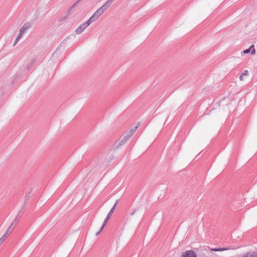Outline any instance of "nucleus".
Listing matches in <instances>:
<instances>
[{
	"label": "nucleus",
	"mask_w": 257,
	"mask_h": 257,
	"mask_svg": "<svg viewBox=\"0 0 257 257\" xmlns=\"http://www.w3.org/2000/svg\"><path fill=\"white\" fill-rule=\"evenodd\" d=\"M111 2L112 0H108L101 8L98 9L88 20L91 23L96 21L103 13V12L107 10L110 5Z\"/></svg>",
	"instance_id": "1"
},
{
	"label": "nucleus",
	"mask_w": 257,
	"mask_h": 257,
	"mask_svg": "<svg viewBox=\"0 0 257 257\" xmlns=\"http://www.w3.org/2000/svg\"><path fill=\"white\" fill-rule=\"evenodd\" d=\"M91 22L88 20L87 21L82 23L80 25L76 30L75 32L77 34H81L88 26L90 24Z\"/></svg>",
	"instance_id": "2"
},
{
	"label": "nucleus",
	"mask_w": 257,
	"mask_h": 257,
	"mask_svg": "<svg viewBox=\"0 0 257 257\" xmlns=\"http://www.w3.org/2000/svg\"><path fill=\"white\" fill-rule=\"evenodd\" d=\"M30 26L28 25H24L20 29V33L16 40L15 45L17 43V42L21 39L22 36L24 34V33L28 29H29Z\"/></svg>",
	"instance_id": "3"
},
{
	"label": "nucleus",
	"mask_w": 257,
	"mask_h": 257,
	"mask_svg": "<svg viewBox=\"0 0 257 257\" xmlns=\"http://www.w3.org/2000/svg\"><path fill=\"white\" fill-rule=\"evenodd\" d=\"M114 208H115V205L111 208L110 211L109 212V213H108L107 217L106 218V219H105L104 220V222L103 224V225H102L101 228H100V231L96 233V235H97L103 229V228L104 227L105 225H106V224L107 223L108 220H109V217L111 215V214L113 213V212L114 211Z\"/></svg>",
	"instance_id": "4"
},
{
	"label": "nucleus",
	"mask_w": 257,
	"mask_h": 257,
	"mask_svg": "<svg viewBox=\"0 0 257 257\" xmlns=\"http://www.w3.org/2000/svg\"><path fill=\"white\" fill-rule=\"evenodd\" d=\"M182 257H196V256L193 251L187 250L182 255Z\"/></svg>",
	"instance_id": "5"
},
{
	"label": "nucleus",
	"mask_w": 257,
	"mask_h": 257,
	"mask_svg": "<svg viewBox=\"0 0 257 257\" xmlns=\"http://www.w3.org/2000/svg\"><path fill=\"white\" fill-rule=\"evenodd\" d=\"M14 225V222H13L9 226V227H8V228L7 229V230H6V231L5 232V233H4V234L3 235V237H5V238L7 239V238H8V236L11 234V231H10V229L11 228H12L13 226Z\"/></svg>",
	"instance_id": "6"
},
{
	"label": "nucleus",
	"mask_w": 257,
	"mask_h": 257,
	"mask_svg": "<svg viewBox=\"0 0 257 257\" xmlns=\"http://www.w3.org/2000/svg\"><path fill=\"white\" fill-rule=\"evenodd\" d=\"M251 50V54L252 55L254 54H255V49H254V45H251V46L249 47V49L244 50V51H243V54H247V53H249V52H250V50Z\"/></svg>",
	"instance_id": "7"
},
{
	"label": "nucleus",
	"mask_w": 257,
	"mask_h": 257,
	"mask_svg": "<svg viewBox=\"0 0 257 257\" xmlns=\"http://www.w3.org/2000/svg\"><path fill=\"white\" fill-rule=\"evenodd\" d=\"M242 257H257L256 251L248 252L245 254Z\"/></svg>",
	"instance_id": "8"
},
{
	"label": "nucleus",
	"mask_w": 257,
	"mask_h": 257,
	"mask_svg": "<svg viewBox=\"0 0 257 257\" xmlns=\"http://www.w3.org/2000/svg\"><path fill=\"white\" fill-rule=\"evenodd\" d=\"M228 249L226 248H220L212 249V250L213 251H224V250H227Z\"/></svg>",
	"instance_id": "9"
},
{
	"label": "nucleus",
	"mask_w": 257,
	"mask_h": 257,
	"mask_svg": "<svg viewBox=\"0 0 257 257\" xmlns=\"http://www.w3.org/2000/svg\"><path fill=\"white\" fill-rule=\"evenodd\" d=\"M6 240V239L5 238V237H3V236L0 238V245L2 244L4 241Z\"/></svg>",
	"instance_id": "10"
},
{
	"label": "nucleus",
	"mask_w": 257,
	"mask_h": 257,
	"mask_svg": "<svg viewBox=\"0 0 257 257\" xmlns=\"http://www.w3.org/2000/svg\"><path fill=\"white\" fill-rule=\"evenodd\" d=\"M248 74V71L247 70H244L242 73V75H247Z\"/></svg>",
	"instance_id": "11"
},
{
	"label": "nucleus",
	"mask_w": 257,
	"mask_h": 257,
	"mask_svg": "<svg viewBox=\"0 0 257 257\" xmlns=\"http://www.w3.org/2000/svg\"><path fill=\"white\" fill-rule=\"evenodd\" d=\"M242 77H243V75H241L239 77L240 80H242Z\"/></svg>",
	"instance_id": "12"
},
{
	"label": "nucleus",
	"mask_w": 257,
	"mask_h": 257,
	"mask_svg": "<svg viewBox=\"0 0 257 257\" xmlns=\"http://www.w3.org/2000/svg\"><path fill=\"white\" fill-rule=\"evenodd\" d=\"M137 128V126H136V127H135V129L134 130V131L133 132V133L134 132H135V130H136Z\"/></svg>",
	"instance_id": "13"
}]
</instances>
